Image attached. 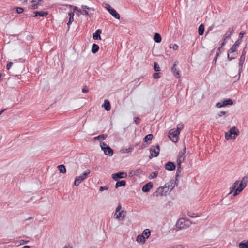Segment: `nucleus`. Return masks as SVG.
Here are the masks:
<instances>
[{"instance_id": "774afa93", "label": "nucleus", "mask_w": 248, "mask_h": 248, "mask_svg": "<svg viewBox=\"0 0 248 248\" xmlns=\"http://www.w3.org/2000/svg\"><path fill=\"white\" fill-rule=\"evenodd\" d=\"M178 46L177 44L173 45V46H172V48L173 50H176L178 49Z\"/></svg>"}, {"instance_id": "4be33fe9", "label": "nucleus", "mask_w": 248, "mask_h": 248, "mask_svg": "<svg viewBox=\"0 0 248 248\" xmlns=\"http://www.w3.org/2000/svg\"><path fill=\"white\" fill-rule=\"evenodd\" d=\"M126 186V181L125 180H121L117 181L115 185V188H118L121 186Z\"/></svg>"}, {"instance_id": "603ef678", "label": "nucleus", "mask_w": 248, "mask_h": 248, "mask_svg": "<svg viewBox=\"0 0 248 248\" xmlns=\"http://www.w3.org/2000/svg\"><path fill=\"white\" fill-rule=\"evenodd\" d=\"M140 121H141V119L139 117L134 118V122L136 124H140Z\"/></svg>"}, {"instance_id": "20e7f679", "label": "nucleus", "mask_w": 248, "mask_h": 248, "mask_svg": "<svg viewBox=\"0 0 248 248\" xmlns=\"http://www.w3.org/2000/svg\"><path fill=\"white\" fill-rule=\"evenodd\" d=\"M176 227L179 230L187 228L189 227L188 220L181 218L177 221Z\"/></svg>"}, {"instance_id": "3c124183", "label": "nucleus", "mask_w": 248, "mask_h": 248, "mask_svg": "<svg viewBox=\"0 0 248 248\" xmlns=\"http://www.w3.org/2000/svg\"><path fill=\"white\" fill-rule=\"evenodd\" d=\"M81 15L85 16H90V14H89V12L87 10H82Z\"/></svg>"}, {"instance_id": "9b49d317", "label": "nucleus", "mask_w": 248, "mask_h": 248, "mask_svg": "<svg viewBox=\"0 0 248 248\" xmlns=\"http://www.w3.org/2000/svg\"><path fill=\"white\" fill-rule=\"evenodd\" d=\"M177 181L171 180L168 183H166L165 185V187L168 188V190L171 191L177 185V183H176Z\"/></svg>"}, {"instance_id": "f257e3e1", "label": "nucleus", "mask_w": 248, "mask_h": 248, "mask_svg": "<svg viewBox=\"0 0 248 248\" xmlns=\"http://www.w3.org/2000/svg\"><path fill=\"white\" fill-rule=\"evenodd\" d=\"M239 134V131L235 126L231 127L229 132L225 133V138L227 140L234 139Z\"/></svg>"}, {"instance_id": "69168bd1", "label": "nucleus", "mask_w": 248, "mask_h": 248, "mask_svg": "<svg viewBox=\"0 0 248 248\" xmlns=\"http://www.w3.org/2000/svg\"><path fill=\"white\" fill-rule=\"evenodd\" d=\"M81 8L83 10H86V9L89 10V7H88L86 5H82L81 6Z\"/></svg>"}, {"instance_id": "37998d69", "label": "nucleus", "mask_w": 248, "mask_h": 248, "mask_svg": "<svg viewBox=\"0 0 248 248\" xmlns=\"http://www.w3.org/2000/svg\"><path fill=\"white\" fill-rule=\"evenodd\" d=\"M248 182V176H246L244 177L241 181V183H243L244 184H246L247 185V183Z\"/></svg>"}, {"instance_id": "c756f323", "label": "nucleus", "mask_w": 248, "mask_h": 248, "mask_svg": "<svg viewBox=\"0 0 248 248\" xmlns=\"http://www.w3.org/2000/svg\"><path fill=\"white\" fill-rule=\"evenodd\" d=\"M136 240L139 243H141L142 244L144 243L145 242V237H144L141 235H139L137 237Z\"/></svg>"}, {"instance_id": "de8ad7c7", "label": "nucleus", "mask_w": 248, "mask_h": 248, "mask_svg": "<svg viewBox=\"0 0 248 248\" xmlns=\"http://www.w3.org/2000/svg\"><path fill=\"white\" fill-rule=\"evenodd\" d=\"M109 188V187L107 186H100V188H99V191L102 192L105 190H108Z\"/></svg>"}, {"instance_id": "58836bf2", "label": "nucleus", "mask_w": 248, "mask_h": 248, "mask_svg": "<svg viewBox=\"0 0 248 248\" xmlns=\"http://www.w3.org/2000/svg\"><path fill=\"white\" fill-rule=\"evenodd\" d=\"M33 4L31 6V9L35 10L38 9L39 6H40L39 3H38L37 2L35 3H32Z\"/></svg>"}, {"instance_id": "680f3d73", "label": "nucleus", "mask_w": 248, "mask_h": 248, "mask_svg": "<svg viewBox=\"0 0 248 248\" xmlns=\"http://www.w3.org/2000/svg\"><path fill=\"white\" fill-rule=\"evenodd\" d=\"M121 208H122L121 205L120 204H119L116 208V211H115V213H118L121 210Z\"/></svg>"}, {"instance_id": "09e8293b", "label": "nucleus", "mask_w": 248, "mask_h": 248, "mask_svg": "<svg viewBox=\"0 0 248 248\" xmlns=\"http://www.w3.org/2000/svg\"><path fill=\"white\" fill-rule=\"evenodd\" d=\"M187 215H188L190 217H191V218H194V217H198V216L196 215V214H195L193 213H190V212H188V213H187Z\"/></svg>"}, {"instance_id": "72a5a7b5", "label": "nucleus", "mask_w": 248, "mask_h": 248, "mask_svg": "<svg viewBox=\"0 0 248 248\" xmlns=\"http://www.w3.org/2000/svg\"><path fill=\"white\" fill-rule=\"evenodd\" d=\"M223 104H224V106L227 105H231L233 104V101L231 99H227L225 100L223 102Z\"/></svg>"}, {"instance_id": "79ce46f5", "label": "nucleus", "mask_w": 248, "mask_h": 248, "mask_svg": "<svg viewBox=\"0 0 248 248\" xmlns=\"http://www.w3.org/2000/svg\"><path fill=\"white\" fill-rule=\"evenodd\" d=\"M185 157L178 156L177 159V164L181 165V162L184 160Z\"/></svg>"}, {"instance_id": "864d4df0", "label": "nucleus", "mask_w": 248, "mask_h": 248, "mask_svg": "<svg viewBox=\"0 0 248 248\" xmlns=\"http://www.w3.org/2000/svg\"><path fill=\"white\" fill-rule=\"evenodd\" d=\"M183 124H180L177 125V129H175V130H178L179 132H180V130L183 129Z\"/></svg>"}, {"instance_id": "9d476101", "label": "nucleus", "mask_w": 248, "mask_h": 248, "mask_svg": "<svg viewBox=\"0 0 248 248\" xmlns=\"http://www.w3.org/2000/svg\"><path fill=\"white\" fill-rule=\"evenodd\" d=\"M126 214V211L123 210L121 211H120L118 213H115L114 217L117 220H123L124 219Z\"/></svg>"}, {"instance_id": "dca6fc26", "label": "nucleus", "mask_w": 248, "mask_h": 248, "mask_svg": "<svg viewBox=\"0 0 248 248\" xmlns=\"http://www.w3.org/2000/svg\"><path fill=\"white\" fill-rule=\"evenodd\" d=\"M33 13L34 15L33 16V17H37V16H46L48 15L47 12H45V11H34Z\"/></svg>"}, {"instance_id": "4d7b16f0", "label": "nucleus", "mask_w": 248, "mask_h": 248, "mask_svg": "<svg viewBox=\"0 0 248 248\" xmlns=\"http://www.w3.org/2000/svg\"><path fill=\"white\" fill-rule=\"evenodd\" d=\"M216 107L217 108H221L224 106V104L223 103L218 102L216 104Z\"/></svg>"}, {"instance_id": "bb28decb", "label": "nucleus", "mask_w": 248, "mask_h": 248, "mask_svg": "<svg viewBox=\"0 0 248 248\" xmlns=\"http://www.w3.org/2000/svg\"><path fill=\"white\" fill-rule=\"evenodd\" d=\"M99 46L96 44H93L92 46V52L93 54L96 53L99 50Z\"/></svg>"}, {"instance_id": "f3484780", "label": "nucleus", "mask_w": 248, "mask_h": 248, "mask_svg": "<svg viewBox=\"0 0 248 248\" xmlns=\"http://www.w3.org/2000/svg\"><path fill=\"white\" fill-rule=\"evenodd\" d=\"M102 32L101 29H98L93 33V38L94 40H101L100 34Z\"/></svg>"}, {"instance_id": "39448f33", "label": "nucleus", "mask_w": 248, "mask_h": 248, "mask_svg": "<svg viewBox=\"0 0 248 248\" xmlns=\"http://www.w3.org/2000/svg\"><path fill=\"white\" fill-rule=\"evenodd\" d=\"M179 134V131L178 130H175V129H172L169 131L168 136L172 142L176 143L178 141Z\"/></svg>"}, {"instance_id": "5701e85b", "label": "nucleus", "mask_w": 248, "mask_h": 248, "mask_svg": "<svg viewBox=\"0 0 248 248\" xmlns=\"http://www.w3.org/2000/svg\"><path fill=\"white\" fill-rule=\"evenodd\" d=\"M150 230L149 229H146L143 231L142 234L141 235L145 237V239H146L148 238L150 236Z\"/></svg>"}, {"instance_id": "a19ab883", "label": "nucleus", "mask_w": 248, "mask_h": 248, "mask_svg": "<svg viewBox=\"0 0 248 248\" xmlns=\"http://www.w3.org/2000/svg\"><path fill=\"white\" fill-rule=\"evenodd\" d=\"M186 148L185 147L182 151H181L179 152L178 156L185 157L184 154L186 153Z\"/></svg>"}, {"instance_id": "4468645a", "label": "nucleus", "mask_w": 248, "mask_h": 248, "mask_svg": "<svg viewBox=\"0 0 248 248\" xmlns=\"http://www.w3.org/2000/svg\"><path fill=\"white\" fill-rule=\"evenodd\" d=\"M234 31V29L233 28H229L223 36V40L225 41L226 39L229 38Z\"/></svg>"}, {"instance_id": "2eb2a0df", "label": "nucleus", "mask_w": 248, "mask_h": 248, "mask_svg": "<svg viewBox=\"0 0 248 248\" xmlns=\"http://www.w3.org/2000/svg\"><path fill=\"white\" fill-rule=\"evenodd\" d=\"M153 187V184L152 182H149L143 186L142 190L144 192H147Z\"/></svg>"}, {"instance_id": "f03ea898", "label": "nucleus", "mask_w": 248, "mask_h": 248, "mask_svg": "<svg viewBox=\"0 0 248 248\" xmlns=\"http://www.w3.org/2000/svg\"><path fill=\"white\" fill-rule=\"evenodd\" d=\"M100 146L101 150L104 151L106 155L112 156L113 155V150L104 142H100Z\"/></svg>"}, {"instance_id": "49530a36", "label": "nucleus", "mask_w": 248, "mask_h": 248, "mask_svg": "<svg viewBox=\"0 0 248 248\" xmlns=\"http://www.w3.org/2000/svg\"><path fill=\"white\" fill-rule=\"evenodd\" d=\"M104 8L107 9L108 12L112 9V7L108 3H106L104 6Z\"/></svg>"}, {"instance_id": "2f4dec72", "label": "nucleus", "mask_w": 248, "mask_h": 248, "mask_svg": "<svg viewBox=\"0 0 248 248\" xmlns=\"http://www.w3.org/2000/svg\"><path fill=\"white\" fill-rule=\"evenodd\" d=\"M58 168L59 170V171L61 173H66V169L64 165H60L58 166Z\"/></svg>"}, {"instance_id": "052dcab7", "label": "nucleus", "mask_w": 248, "mask_h": 248, "mask_svg": "<svg viewBox=\"0 0 248 248\" xmlns=\"http://www.w3.org/2000/svg\"><path fill=\"white\" fill-rule=\"evenodd\" d=\"M89 90L87 86H85L82 90L83 93H86L88 92Z\"/></svg>"}, {"instance_id": "a211bd4d", "label": "nucleus", "mask_w": 248, "mask_h": 248, "mask_svg": "<svg viewBox=\"0 0 248 248\" xmlns=\"http://www.w3.org/2000/svg\"><path fill=\"white\" fill-rule=\"evenodd\" d=\"M102 107H104L105 109L107 111H109L111 109V106L109 101L106 99L104 101V104L102 105Z\"/></svg>"}, {"instance_id": "4c0bfd02", "label": "nucleus", "mask_w": 248, "mask_h": 248, "mask_svg": "<svg viewBox=\"0 0 248 248\" xmlns=\"http://www.w3.org/2000/svg\"><path fill=\"white\" fill-rule=\"evenodd\" d=\"M154 69L156 72H159L160 70V68L157 62H155L154 63Z\"/></svg>"}, {"instance_id": "e433bc0d", "label": "nucleus", "mask_w": 248, "mask_h": 248, "mask_svg": "<svg viewBox=\"0 0 248 248\" xmlns=\"http://www.w3.org/2000/svg\"><path fill=\"white\" fill-rule=\"evenodd\" d=\"M164 188H166L165 186L164 187L160 186L157 188L155 193H158L160 195H163Z\"/></svg>"}, {"instance_id": "6ab92c4d", "label": "nucleus", "mask_w": 248, "mask_h": 248, "mask_svg": "<svg viewBox=\"0 0 248 248\" xmlns=\"http://www.w3.org/2000/svg\"><path fill=\"white\" fill-rule=\"evenodd\" d=\"M109 13L111 14L115 18L117 19H120V16L117 13V12L114 9L112 8L109 11Z\"/></svg>"}, {"instance_id": "ddd939ff", "label": "nucleus", "mask_w": 248, "mask_h": 248, "mask_svg": "<svg viewBox=\"0 0 248 248\" xmlns=\"http://www.w3.org/2000/svg\"><path fill=\"white\" fill-rule=\"evenodd\" d=\"M246 186V184H244L243 183H240L239 185V186L236 188L234 193H233V196H235L238 195L240 192H241Z\"/></svg>"}, {"instance_id": "7c9ffc66", "label": "nucleus", "mask_w": 248, "mask_h": 248, "mask_svg": "<svg viewBox=\"0 0 248 248\" xmlns=\"http://www.w3.org/2000/svg\"><path fill=\"white\" fill-rule=\"evenodd\" d=\"M239 181H235L233 184L232 186L230 187V193L229 194L232 193L234 190H235V189H236V186H238V185L239 184Z\"/></svg>"}, {"instance_id": "e2e57ef3", "label": "nucleus", "mask_w": 248, "mask_h": 248, "mask_svg": "<svg viewBox=\"0 0 248 248\" xmlns=\"http://www.w3.org/2000/svg\"><path fill=\"white\" fill-rule=\"evenodd\" d=\"M19 242L20 243V245L27 244L29 242L28 240H20L19 241Z\"/></svg>"}, {"instance_id": "0e129e2a", "label": "nucleus", "mask_w": 248, "mask_h": 248, "mask_svg": "<svg viewBox=\"0 0 248 248\" xmlns=\"http://www.w3.org/2000/svg\"><path fill=\"white\" fill-rule=\"evenodd\" d=\"M13 63L12 62H9L6 65V68L7 70H9Z\"/></svg>"}, {"instance_id": "cd10ccee", "label": "nucleus", "mask_w": 248, "mask_h": 248, "mask_svg": "<svg viewBox=\"0 0 248 248\" xmlns=\"http://www.w3.org/2000/svg\"><path fill=\"white\" fill-rule=\"evenodd\" d=\"M177 165V169L176 173V181H178L177 177H179L181 172V165L180 164Z\"/></svg>"}, {"instance_id": "473e14b6", "label": "nucleus", "mask_w": 248, "mask_h": 248, "mask_svg": "<svg viewBox=\"0 0 248 248\" xmlns=\"http://www.w3.org/2000/svg\"><path fill=\"white\" fill-rule=\"evenodd\" d=\"M239 248H248V240L247 241H243L239 245Z\"/></svg>"}, {"instance_id": "bf43d9fd", "label": "nucleus", "mask_w": 248, "mask_h": 248, "mask_svg": "<svg viewBox=\"0 0 248 248\" xmlns=\"http://www.w3.org/2000/svg\"><path fill=\"white\" fill-rule=\"evenodd\" d=\"M74 21V17H69V21L67 23L68 26H69V25L73 22ZM69 28V27H68V29Z\"/></svg>"}, {"instance_id": "a18cd8bd", "label": "nucleus", "mask_w": 248, "mask_h": 248, "mask_svg": "<svg viewBox=\"0 0 248 248\" xmlns=\"http://www.w3.org/2000/svg\"><path fill=\"white\" fill-rule=\"evenodd\" d=\"M160 73H154L153 74V78H155V79H157V78H159L161 77V76H160Z\"/></svg>"}, {"instance_id": "ea45409f", "label": "nucleus", "mask_w": 248, "mask_h": 248, "mask_svg": "<svg viewBox=\"0 0 248 248\" xmlns=\"http://www.w3.org/2000/svg\"><path fill=\"white\" fill-rule=\"evenodd\" d=\"M242 41V40L241 39H238L237 40H236L234 44L233 45V46H236V47L238 48L240 44L241 43Z\"/></svg>"}, {"instance_id": "13d9d810", "label": "nucleus", "mask_w": 248, "mask_h": 248, "mask_svg": "<svg viewBox=\"0 0 248 248\" xmlns=\"http://www.w3.org/2000/svg\"><path fill=\"white\" fill-rule=\"evenodd\" d=\"M227 113V111H221L218 113V117H221L223 115H225Z\"/></svg>"}, {"instance_id": "f8f14e48", "label": "nucleus", "mask_w": 248, "mask_h": 248, "mask_svg": "<svg viewBox=\"0 0 248 248\" xmlns=\"http://www.w3.org/2000/svg\"><path fill=\"white\" fill-rule=\"evenodd\" d=\"M176 165L174 162H168L165 164V169L167 170L172 171L175 169Z\"/></svg>"}, {"instance_id": "7ed1b4c3", "label": "nucleus", "mask_w": 248, "mask_h": 248, "mask_svg": "<svg viewBox=\"0 0 248 248\" xmlns=\"http://www.w3.org/2000/svg\"><path fill=\"white\" fill-rule=\"evenodd\" d=\"M90 170L87 169L83 173L78 177H76L74 181V185L76 186H78L84 180H85L87 176L90 174Z\"/></svg>"}, {"instance_id": "a878e982", "label": "nucleus", "mask_w": 248, "mask_h": 248, "mask_svg": "<svg viewBox=\"0 0 248 248\" xmlns=\"http://www.w3.org/2000/svg\"><path fill=\"white\" fill-rule=\"evenodd\" d=\"M134 149V147L130 146L128 148H124L121 150V152L123 153H126L132 152Z\"/></svg>"}, {"instance_id": "338daca9", "label": "nucleus", "mask_w": 248, "mask_h": 248, "mask_svg": "<svg viewBox=\"0 0 248 248\" xmlns=\"http://www.w3.org/2000/svg\"><path fill=\"white\" fill-rule=\"evenodd\" d=\"M68 16H69V17H74V13L72 12H70L68 13Z\"/></svg>"}, {"instance_id": "393cba45", "label": "nucleus", "mask_w": 248, "mask_h": 248, "mask_svg": "<svg viewBox=\"0 0 248 248\" xmlns=\"http://www.w3.org/2000/svg\"><path fill=\"white\" fill-rule=\"evenodd\" d=\"M204 31V26L203 24L200 25L198 28V33L199 35H202Z\"/></svg>"}, {"instance_id": "c9c22d12", "label": "nucleus", "mask_w": 248, "mask_h": 248, "mask_svg": "<svg viewBox=\"0 0 248 248\" xmlns=\"http://www.w3.org/2000/svg\"><path fill=\"white\" fill-rule=\"evenodd\" d=\"M158 174V172L157 171H155L154 172H153L149 176V179H154L157 176Z\"/></svg>"}, {"instance_id": "f704fd0d", "label": "nucleus", "mask_w": 248, "mask_h": 248, "mask_svg": "<svg viewBox=\"0 0 248 248\" xmlns=\"http://www.w3.org/2000/svg\"><path fill=\"white\" fill-rule=\"evenodd\" d=\"M153 136L152 134L147 135L143 139L144 142H147L148 140H151L153 139Z\"/></svg>"}, {"instance_id": "412c9836", "label": "nucleus", "mask_w": 248, "mask_h": 248, "mask_svg": "<svg viewBox=\"0 0 248 248\" xmlns=\"http://www.w3.org/2000/svg\"><path fill=\"white\" fill-rule=\"evenodd\" d=\"M143 172L141 168L137 169L135 170H132L130 174L133 175H138L141 174Z\"/></svg>"}, {"instance_id": "6e6d98bb", "label": "nucleus", "mask_w": 248, "mask_h": 248, "mask_svg": "<svg viewBox=\"0 0 248 248\" xmlns=\"http://www.w3.org/2000/svg\"><path fill=\"white\" fill-rule=\"evenodd\" d=\"M245 34V32L244 31H241L239 34V39H241L243 37L244 35Z\"/></svg>"}, {"instance_id": "423d86ee", "label": "nucleus", "mask_w": 248, "mask_h": 248, "mask_svg": "<svg viewBox=\"0 0 248 248\" xmlns=\"http://www.w3.org/2000/svg\"><path fill=\"white\" fill-rule=\"evenodd\" d=\"M237 47L232 45L228 50L227 58L229 61H231L237 57V53L235 52L237 51Z\"/></svg>"}, {"instance_id": "c03bdc74", "label": "nucleus", "mask_w": 248, "mask_h": 248, "mask_svg": "<svg viewBox=\"0 0 248 248\" xmlns=\"http://www.w3.org/2000/svg\"><path fill=\"white\" fill-rule=\"evenodd\" d=\"M37 2L38 3H39L40 5L41 6L44 2L43 0H32L31 2V3H35Z\"/></svg>"}, {"instance_id": "5fc2aeb1", "label": "nucleus", "mask_w": 248, "mask_h": 248, "mask_svg": "<svg viewBox=\"0 0 248 248\" xmlns=\"http://www.w3.org/2000/svg\"><path fill=\"white\" fill-rule=\"evenodd\" d=\"M221 46H220L217 48V52H216V56H217V57L219 56L220 53L221 52Z\"/></svg>"}, {"instance_id": "0eeeda50", "label": "nucleus", "mask_w": 248, "mask_h": 248, "mask_svg": "<svg viewBox=\"0 0 248 248\" xmlns=\"http://www.w3.org/2000/svg\"><path fill=\"white\" fill-rule=\"evenodd\" d=\"M160 151V147L159 145H156L155 148L153 146L150 148V152L151 154V156L150 158H151L152 157H157L159 155Z\"/></svg>"}, {"instance_id": "6e6552de", "label": "nucleus", "mask_w": 248, "mask_h": 248, "mask_svg": "<svg viewBox=\"0 0 248 248\" xmlns=\"http://www.w3.org/2000/svg\"><path fill=\"white\" fill-rule=\"evenodd\" d=\"M127 175L126 172H119L113 174L112 175V178L115 181H118L119 179L126 178L127 177Z\"/></svg>"}, {"instance_id": "8fccbe9b", "label": "nucleus", "mask_w": 248, "mask_h": 248, "mask_svg": "<svg viewBox=\"0 0 248 248\" xmlns=\"http://www.w3.org/2000/svg\"><path fill=\"white\" fill-rule=\"evenodd\" d=\"M24 11V9L22 7H17L16 8V12L18 14L22 13Z\"/></svg>"}, {"instance_id": "b1692460", "label": "nucleus", "mask_w": 248, "mask_h": 248, "mask_svg": "<svg viewBox=\"0 0 248 248\" xmlns=\"http://www.w3.org/2000/svg\"><path fill=\"white\" fill-rule=\"evenodd\" d=\"M154 40L156 43H160L161 41V36L158 33H155L154 36Z\"/></svg>"}, {"instance_id": "1a4fd4ad", "label": "nucleus", "mask_w": 248, "mask_h": 248, "mask_svg": "<svg viewBox=\"0 0 248 248\" xmlns=\"http://www.w3.org/2000/svg\"><path fill=\"white\" fill-rule=\"evenodd\" d=\"M178 63V61H176L171 69V71L174 76L177 78H180V71L177 68Z\"/></svg>"}, {"instance_id": "aec40b11", "label": "nucleus", "mask_w": 248, "mask_h": 248, "mask_svg": "<svg viewBox=\"0 0 248 248\" xmlns=\"http://www.w3.org/2000/svg\"><path fill=\"white\" fill-rule=\"evenodd\" d=\"M245 58L243 56H240L239 59L238 66H239V74H240L241 71L243 68V65L245 62Z\"/></svg>"}, {"instance_id": "c85d7f7f", "label": "nucleus", "mask_w": 248, "mask_h": 248, "mask_svg": "<svg viewBox=\"0 0 248 248\" xmlns=\"http://www.w3.org/2000/svg\"><path fill=\"white\" fill-rule=\"evenodd\" d=\"M107 136H108L107 134H100V135H98V136L95 137L94 138V140H104L106 139Z\"/></svg>"}]
</instances>
